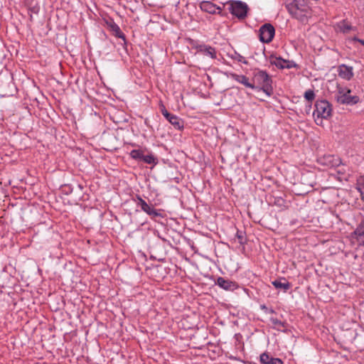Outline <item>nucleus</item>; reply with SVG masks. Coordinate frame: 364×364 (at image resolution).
<instances>
[{
  "label": "nucleus",
  "instance_id": "2",
  "mask_svg": "<svg viewBox=\"0 0 364 364\" xmlns=\"http://www.w3.org/2000/svg\"><path fill=\"white\" fill-rule=\"evenodd\" d=\"M252 83L257 87V90H262L269 97L274 92L272 77L264 70L259 69L254 70Z\"/></svg>",
  "mask_w": 364,
  "mask_h": 364
},
{
  "label": "nucleus",
  "instance_id": "1",
  "mask_svg": "<svg viewBox=\"0 0 364 364\" xmlns=\"http://www.w3.org/2000/svg\"><path fill=\"white\" fill-rule=\"evenodd\" d=\"M286 8L293 18L302 23H306L312 15L307 0H287Z\"/></svg>",
  "mask_w": 364,
  "mask_h": 364
},
{
  "label": "nucleus",
  "instance_id": "28",
  "mask_svg": "<svg viewBox=\"0 0 364 364\" xmlns=\"http://www.w3.org/2000/svg\"><path fill=\"white\" fill-rule=\"evenodd\" d=\"M354 41H358L360 44H362L363 46H364V40H362V39H359V38H354Z\"/></svg>",
  "mask_w": 364,
  "mask_h": 364
},
{
  "label": "nucleus",
  "instance_id": "21",
  "mask_svg": "<svg viewBox=\"0 0 364 364\" xmlns=\"http://www.w3.org/2000/svg\"><path fill=\"white\" fill-rule=\"evenodd\" d=\"M144 156V151L139 149H134L130 152V156L137 161H142Z\"/></svg>",
  "mask_w": 364,
  "mask_h": 364
},
{
  "label": "nucleus",
  "instance_id": "10",
  "mask_svg": "<svg viewBox=\"0 0 364 364\" xmlns=\"http://www.w3.org/2000/svg\"><path fill=\"white\" fill-rule=\"evenodd\" d=\"M215 284L220 288L226 291H234L238 288V284L235 282L230 279H226L224 277H219L215 282Z\"/></svg>",
  "mask_w": 364,
  "mask_h": 364
},
{
  "label": "nucleus",
  "instance_id": "22",
  "mask_svg": "<svg viewBox=\"0 0 364 364\" xmlns=\"http://www.w3.org/2000/svg\"><path fill=\"white\" fill-rule=\"evenodd\" d=\"M142 161L147 164H156L157 159L153 154L144 155Z\"/></svg>",
  "mask_w": 364,
  "mask_h": 364
},
{
  "label": "nucleus",
  "instance_id": "16",
  "mask_svg": "<svg viewBox=\"0 0 364 364\" xmlns=\"http://www.w3.org/2000/svg\"><path fill=\"white\" fill-rule=\"evenodd\" d=\"M108 27L110 31L112 32V34L119 38H122L124 42L126 41V38L124 34L122 32L119 26L115 23L113 21L108 23Z\"/></svg>",
  "mask_w": 364,
  "mask_h": 364
},
{
  "label": "nucleus",
  "instance_id": "29",
  "mask_svg": "<svg viewBox=\"0 0 364 364\" xmlns=\"http://www.w3.org/2000/svg\"><path fill=\"white\" fill-rule=\"evenodd\" d=\"M261 309L264 311V312H267L268 308L265 305H261Z\"/></svg>",
  "mask_w": 364,
  "mask_h": 364
},
{
  "label": "nucleus",
  "instance_id": "12",
  "mask_svg": "<svg viewBox=\"0 0 364 364\" xmlns=\"http://www.w3.org/2000/svg\"><path fill=\"white\" fill-rule=\"evenodd\" d=\"M353 69L351 66L345 64L340 65L338 68V76L346 80H350L353 77Z\"/></svg>",
  "mask_w": 364,
  "mask_h": 364
},
{
  "label": "nucleus",
  "instance_id": "23",
  "mask_svg": "<svg viewBox=\"0 0 364 364\" xmlns=\"http://www.w3.org/2000/svg\"><path fill=\"white\" fill-rule=\"evenodd\" d=\"M271 356L267 353H263L260 355V363L262 364H269Z\"/></svg>",
  "mask_w": 364,
  "mask_h": 364
},
{
  "label": "nucleus",
  "instance_id": "17",
  "mask_svg": "<svg viewBox=\"0 0 364 364\" xmlns=\"http://www.w3.org/2000/svg\"><path fill=\"white\" fill-rule=\"evenodd\" d=\"M272 284L276 288L283 289L284 291H287L291 287V284L287 281L285 278H280L272 282Z\"/></svg>",
  "mask_w": 364,
  "mask_h": 364
},
{
  "label": "nucleus",
  "instance_id": "4",
  "mask_svg": "<svg viewBox=\"0 0 364 364\" xmlns=\"http://www.w3.org/2000/svg\"><path fill=\"white\" fill-rule=\"evenodd\" d=\"M336 97L337 102L343 105H355L359 101V97L357 95H352L351 90L347 87H338Z\"/></svg>",
  "mask_w": 364,
  "mask_h": 364
},
{
  "label": "nucleus",
  "instance_id": "24",
  "mask_svg": "<svg viewBox=\"0 0 364 364\" xmlns=\"http://www.w3.org/2000/svg\"><path fill=\"white\" fill-rule=\"evenodd\" d=\"M304 97L305 99L309 101V102H311L314 100L315 98V93L313 90H308L307 91L305 92L304 93Z\"/></svg>",
  "mask_w": 364,
  "mask_h": 364
},
{
  "label": "nucleus",
  "instance_id": "15",
  "mask_svg": "<svg viewBox=\"0 0 364 364\" xmlns=\"http://www.w3.org/2000/svg\"><path fill=\"white\" fill-rule=\"evenodd\" d=\"M354 233L359 245L364 246V219L360 223Z\"/></svg>",
  "mask_w": 364,
  "mask_h": 364
},
{
  "label": "nucleus",
  "instance_id": "5",
  "mask_svg": "<svg viewBox=\"0 0 364 364\" xmlns=\"http://www.w3.org/2000/svg\"><path fill=\"white\" fill-rule=\"evenodd\" d=\"M229 5V11L239 19H244L247 16L248 6L240 1H232L227 3Z\"/></svg>",
  "mask_w": 364,
  "mask_h": 364
},
{
  "label": "nucleus",
  "instance_id": "8",
  "mask_svg": "<svg viewBox=\"0 0 364 364\" xmlns=\"http://www.w3.org/2000/svg\"><path fill=\"white\" fill-rule=\"evenodd\" d=\"M137 203V206H139L141 210L145 212L149 215L155 218L158 216H161V214L158 212L157 210L154 209L153 207H151L147 203L143 200L139 196H136Z\"/></svg>",
  "mask_w": 364,
  "mask_h": 364
},
{
  "label": "nucleus",
  "instance_id": "11",
  "mask_svg": "<svg viewBox=\"0 0 364 364\" xmlns=\"http://www.w3.org/2000/svg\"><path fill=\"white\" fill-rule=\"evenodd\" d=\"M200 8L202 11H205L207 13L215 14H220L222 9L220 6H218L215 4L208 1H203L200 4Z\"/></svg>",
  "mask_w": 364,
  "mask_h": 364
},
{
  "label": "nucleus",
  "instance_id": "14",
  "mask_svg": "<svg viewBox=\"0 0 364 364\" xmlns=\"http://www.w3.org/2000/svg\"><path fill=\"white\" fill-rule=\"evenodd\" d=\"M270 62L272 64L276 65L277 68L284 69V68H291V65L289 64V60H284L283 58L279 57H270Z\"/></svg>",
  "mask_w": 364,
  "mask_h": 364
},
{
  "label": "nucleus",
  "instance_id": "18",
  "mask_svg": "<svg viewBox=\"0 0 364 364\" xmlns=\"http://www.w3.org/2000/svg\"><path fill=\"white\" fill-rule=\"evenodd\" d=\"M336 29L339 32L348 33L353 29V27L348 21L342 20L336 24Z\"/></svg>",
  "mask_w": 364,
  "mask_h": 364
},
{
  "label": "nucleus",
  "instance_id": "7",
  "mask_svg": "<svg viewBox=\"0 0 364 364\" xmlns=\"http://www.w3.org/2000/svg\"><path fill=\"white\" fill-rule=\"evenodd\" d=\"M161 112L164 117L173 125L176 129H181L183 127V121L176 115L169 113L165 106L161 105Z\"/></svg>",
  "mask_w": 364,
  "mask_h": 364
},
{
  "label": "nucleus",
  "instance_id": "27",
  "mask_svg": "<svg viewBox=\"0 0 364 364\" xmlns=\"http://www.w3.org/2000/svg\"><path fill=\"white\" fill-rule=\"evenodd\" d=\"M235 59L238 61V62H241L244 64H247V61L245 60L244 57L240 55V54H237V56L235 57Z\"/></svg>",
  "mask_w": 364,
  "mask_h": 364
},
{
  "label": "nucleus",
  "instance_id": "30",
  "mask_svg": "<svg viewBox=\"0 0 364 364\" xmlns=\"http://www.w3.org/2000/svg\"><path fill=\"white\" fill-rule=\"evenodd\" d=\"M267 313L274 314V313H275V311H274V309H268V311H267Z\"/></svg>",
  "mask_w": 364,
  "mask_h": 364
},
{
  "label": "nucleus",
  "instance_id": "6",
  "mask_svg": "<svg viewBox=\"0 0 364 364\" xmlns=\"http://www.w3.org/2000/svg\"><path fill=\"white\" fill-rule=\"evenodd\" d=\"M259 32V40L263 43H269L274 36L275 29L272 24L265 23L260 27Z\"/></svg>",
  "mask_w": 364,
  "mask_h": 364
},
{
  "label": "nucleus",
  "instance_id": "20",
  "mask_svg": "<svg viewBox=\"0 0 364 364\" xmlns=\"http://www.w3.org/2000/svg\"><path fill=\"white\" fill-rule=\"evenodd\" d=\"M235 238L237 240L238 242L243 245L247 242V237H246V233L245 231L237 230Z\"/></svg>",
  "mask_w": 364,
  "mask_h": 364
},
{
  "label": "nucleus",
  "instance_id": "13",
  "mask_svg": "<svg viewBox=\"0 0 364 364\" xmlns=\"http://www.w3.org/2000/svg\"><path fill=\"white\" fill-rule=\"evenodd\" d=\"M230 76L232 79L242 84L247 87L251 88L252 90H256L257 88L254 83L250 82L249 78L244 75H237L236 73H232Z\"/></svg>",
  "mask_w": 364,
  "mask_h": 364
},
{
  "label": "nucleus",
  "instance_id": "25",
  "mask_svg": "<svg viewBox=\"0 0 364 364\" xmlns=\"http://www.w3.org/2000/svg\"><path fill=\"white\" fill-rule=\"evenodd\" d=\"M358 190L360 195L364 198V176L362 177L358 182Z\"/></svg>",
  "mask_w": 364,
  "mask_h": 364
},
{
  "label": "nucleus",
  "instance_id": "3",
  "mask_svg": "<svg viewBox=\"0 0 364 364\" xmlns=\"http://www.w3.org/2000/svg\"><path fill=\"white\" fill-rule=\"evenodd\" d=\"M331 114V105L326 100L316 101L315 104V110L313 115L315 121L318 124V120L328 118Z\"/></svg>",
  "mask_w": 364,
  "mask_h": 364
},
{
  "label": "nucleus",
  "instance_id": "26",
  "mask_svg": "<svg viewBox=\"0 0 364 364\" xmlns=\"http://www.w3.org/2000/svg\"><path fill=\"white\" fill-rule=\"evenodd\" d=\"M269 364H284V362L280 358L271 357Z\"/></svg>",
  "mask_w": 364,
  "mask_h": 364
},
{
  "label": "nucleus",
  "instance_id": "9",
  "mask_svg": "<svg viewBox=\"0 0 364 364\" xmlns=\"http://www.w3.org/2000/svg\"><path fill=\"white\" fill-rule=\"evenodd\" d=\"M196 48L198 53L208 56L212 59H215L217 58V52L215 48L210 46L200 44L197 46Z\"/></svg>",
  "mask_w": 364,
  "mask_h": 364
},
{
  "label": "nucleus",
  "instance_id": "19",
  "mask_svg": "<svg viewBox=\"0 0 364 364\" xmlns=\"http://www.w3.org/2000/svg\"><path fill=\"white\" fill-rule=\"evenodd\" d=\"M270 321L272 322V325H273V328H276L277 330L278 331H282V328H286V323L285 322H283L279 319H277V318H270Z\"/></svg>",
  "mask_w": 364,
  "mask_h": 364
}]
</instances>
